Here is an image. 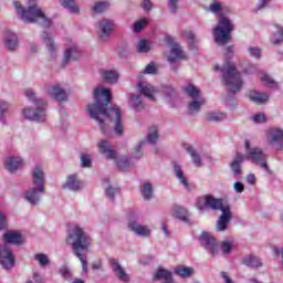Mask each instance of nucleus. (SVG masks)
Returning a JSON list of instances; mask_svg holds the SVG:
<instances>
[{
	"label": "nucleus",
	"mask_w": 283,
	"mask_h": 283,
	"mask_svg": "<svg viewBox=\"0 0 283 283\" xmlns=\"http://www.w3.org/2000/svg\"><path fill=\"white\" fill-rule=\"evenodd\" d=\"M95 103L87 106V112L96 120L102 134L109 136L114 129L117 136H123V111L118 106H113L105 111L112 103V92L109 88L96 87L94 91Z\"/></svg>",
	"instance_id": "1"
},
{
	"label": "nucleus",
	"mask_w": 283,
	"mask_h": 283,
	"mask_svg": "<svg viewBox=\"0 0 283 283\" xmlns=\"http://www.w3.org/2000/svg\"><path fill=\"white\" fill-rule=\"evenodd\" d=\"M197 209L200 211H207V209H212V211H221V214L217 221V231H227L229 222L233 220L231 206L222 203V199H218L211 195L200 197L197 200Z\"/></svg>",
	"instance_id": "2"
},
{
	"label": "nucleus",
	"mask_w": 283,
	"mask_h": 283,
	"mask_svg": "<svg viewBox=\"0 0 283 283\" xmlns=\"http://www.w3.org/2000/svg\"><path fill=\"white\" fill-rule=\"evenodd\" d=\"M66 242L73 247V251L82 264L83 273H87V256L83 255L81 251H87L92 247V238L85 233V230L81 226H73L69 232Z\"/></svg>",
	"instance_id": "3"
},
{
	"label": "nucleus",
	"mask_w": 283,
	"mask_h": 283,
	"mask_svg": "<svg viewBox=\"0 0 283 283\" xmlns=\"http://www.w3.org/2000/svg\"><path fill=\"white\" fill-rule=\"evenodd\" d=\"M32 187L24 193L25 201L36 206L41 202V193H45V169L38 164L31 171Z\"/></svg>",
	"instance_id": "4"
},
{
	"label": "nucleus",
	"mask_w": 283,
	"mask_h": 283,
	"mask_svg": "<svg viewBox=\"0 0 283 283\" xmlns=\"http://www.w3.org/2000/svg\"><path fill=\"white\" fill-rule=\"evenodd\" d=\"M15 12L24 23H41L43 28H50L52 20L45 17L43 10L38 4H29L28 9H24L19 1H13Z\"/></svg>",
	"instance_id": "5"
},
{
	"label": "nucleus",
	"mask_w": 283,
	"mask_h": 283,
	"mask_svg": "<svg viewBox=\"0 0 283 283\" xmlns=\"http://www.w3.org/2000/svg\"><path fill=\"white\" fill-rule=\"evenodd\" d=\"M25 96L29 101H34L35 108L25 107L22 109V116L27 120H35L36 123H45L48 120V113L45 112V106L48 102L36 98V93L32 88L25 90Z\"/></svg>",
	"instance_id": "6"
},
{
	"label": "nucleus",
	"mask_w": 283,
	"mask_h": 283,
	"mask_svg": "<svg viewBox=\"0 0 283 283\" xmlns=\"http://www.w3.org/2000/svg\"><path fill=\"white\" fill-rule=\"evenodd\" d=\"M214 72H221L223 81L228 90L232 93L240 92L242 90V77L240 72L235 70V64L228 62L220 69V65H214Z\"/></svg>",
	"instance_id": "7"
},
{
	"label": "nucleus",
	"mask_w": 283,
	"mask_h": 283,
	"mask_svg": "<svg viewBox=\"0 0 283 283\" xmlns=\"http://www.w3.org/2000/svg\"><path fill=\"white\" fill-rule=\"evenodd\" d=\"M233 22L226 17L221 15L212 29V34L217 45H227L231 41V32H233Z\"/></svg>",
	"instance_id": "8"
},
{
	"label": "nucleus",
	"mask_w": 283,
	"mask_h": 283,
	"mask_svg": "<svg viewBox=\"0 0 283 283\" xmlns=\"http://www.w3.org/2000/svg\"><path fill=\"white\" fill-rule=\"evenodd\" d=\"M99 154H103L107 160H114L120 171H127L132 167V161L127 157H118L114 146L107 140H99L97 143Z\"/></svg>",
	"instance_id": "9"
},
{
	"label": "nucleus",
	"mask_w": 283,
	"mask_h": 283,
	"mask_svg": "<svg viewBox=\"0 0 283 283\" xmlns=\"http://www.w3.org/2000/svg\"><path fill=\"white\" fill-rule=\"evenodd\" d=\"M244 160H250L251 163H254V165H260V167L264 169V171H268V174L271 172L269 166L266 165V155L264 154V151L253 146V144H251V142L249 140L244 142Z\"/></svg>",
	"instance_id": "10"
},
{
	"label": "nucleus",
	"mask_w": 283,
	"mask_h": 283,
	"mask_svg": "<svg viewBox=\"0 0 283 283\" xmlns=\"http://www.w3.org/2000/svg\"><path fill=\"white\" fill-rule=\"evenodd\" d=\"M184 92L189 98H191L188 105L189 112H191V114H193L195 112H200V107H202V105L207 103L205 97H202V93L200 92V90H198V87H196L195 85L189 84L184 87Z\"/></svg>",
	"instance_id": "11"
},
{
	"label": "nucleus",
	"mask_w": 283,
	"mask_h": 283,
	"mask_svg": "<svg viewBox=\"0 0 283 283\" xmlns=\"http://www.w3.org/2000/svg\"><path fill=\"white\" fill-rule=\"evenodd\" d=\"M264 139L268 143V145L280 147V145H283V128L273 126L269 127L264 130Z\"/></svg>",
	"instance_id": "12"
},
{
	"label": "nucleus",
	"mask_w": 283,
	"mask_h": 283,
	"mask_svg": "<svg viewBox=\"0 0 283 283\" xmlns=\"http://www.w3.org/2000/svg\"><path fill=\"white\" fill-rule=\"evenodd\" d=\"M114 28L116 24L114 20L103 19L97 23V36L103 43H107L109 41V36H112V32H114Z\"/></svg>",
	"instance_id": "13"
},
{
	"label": "nucleus",
	"mask_w": 283,
	"mask_h": 283,
	"mask_svg": "<svg viewBox=\"0 0 283 283\" xmlns=\"http://www.w3.org/2000/svg\"><path fill=\"white\" fill-rule=\"evenodd\" d=\"M3 166L10 174H17L25 167V160L21 156L11 155L4 159Z\"/></svg>",
	"instance_id": "14"
},
{
	"label": "nucleus",
	"mask_w": 283,
	"mask_h": 283,
	"mask_svg": "<svg viewBox=\"0 0 283 283\" xmlns=\"http://www.w3.org/2000/svg\"><path fill=\"white\" fill-rule=\"evenodd\" d=\"M137 90L140 92V94H143V96L148 98V101H156L160 94V90L147 81H139L137 83Z\"/></svg>",
	"instance_id": "15"
},
{
	"label": "nucleus",
	"mask_w": 283,
	"mask_h": 283,
	"mask_svg": "<svg viewBox=\"0 0 283 283\" xmlns=\"http://www.w3.org/2000/svg\"><path fill=\"white\" fill-rule=\"evenodd\" d=\"M200 242L202 247L210 253V255H218V251H220V248H218V243L216 242V238L211 235L209 232H202L200 235Z\"/></svg>",
	"instance_id": "16"
},
{
	"label": "nucleus",
	"mask_w": 283,
	"mask_h": 283,
	"mask_svg": "<svg viewBox=\"0 0 283 283\" xmlns=\"http://www.w3.org/2000/svg\"><path fill=\"white\" fill-rule=\"evenodd\" d=\"M0 263L4 269L14 266V254L7 244L0 245Z\"/></svg>",
	"instance_id": "17"
},
{
	"label": "nucleus",
	"mask_w": 283,
	"mask_h": 283,
	"mask_svg": "<svg viewBox=\"0 0 283 283\" xmlns=\"http://www.w3.org/2000/svg\"><path fill=\"white\" fill-rule=\"evenodd\" d=\"M42 40L46 48V52L51 59H56L59 56V45L54 42V38L48 32L42 33Z\"/></svg>",
	"instance_id": "18"
},
{
	"label": "nucleus",
	"mask_w": 283,
	"mask_h": 283,
	"mask_svg": "<svg viewBox=\"0 0 283 283\" xmlns=\"http://www.w3.org/2000/svg\"><path fill=\"white\" fill-rule=\"evenodd\" d=\"M64 191H81L83 189V181L78 179L77 175H69L64 184H62Z\"/></svg>",
	"instance_id": "19"
},
{
	"label": "nucleus",
	"mask_w": 283,
	"mask_h": 283,
	"mask_svg": "<svg viewBox=\"0 0 283 283\" xmlns=\"http://www.w3.org/2000/svg\"><path fill=\"white\" fill-rule=\"evenodd\" d=\"M128 229L129 231H133V233L142 238H149V235H151V230L149 229V227L142 226L135 219H129Z\"/></svg>",
	"instance_id": "20"
},
{
	"label": "nucleus",
	"mask_w": 283,
	"mask_h": 283,
	"mask_svg": "<svg viewBox=\"0 0 283 283\" xmlns=\"http://www.w3.org/2000/svg\"><path fill=\"white\" fill-rule=\"evenodd\" d=\"M46 93L59 103H65L67 101V93L59 84L50 86Z\"/></svg>",
	"instance_id": "21"
},
{
	"label": "nucleus",
	"mask_w": 283,
	"mask_h": 283,
	"mask_svg": "<svg viewBox=\"0 0 283 283\" xmlns=\"http://www.w3.org/2000/svg\"><path fill=\"white\" fill-rule=\"evenodd\" d=\"M166 56L168 63H176V61H180V59H187L185 51H182V48H180L178 44H172Z\"/></svg>",
	"instance_id": "22"
},
{
	"label": "nucleus",
	"mask_w": 283,
	"mask_h": 283,
	"mask_svg": "<svg viewBox=\"0 0 283 283\" xmlns=\"http://www.w3.org/2000/svg\"><path fill=\"white\" fill-rule=\"evenodd\" d=\"M109 264L118 280L122 282H129V275H127V272H125V269L120 266V263H118V260L116 259H109Z\"/></svg>",
	"instance_id": "23"
},
{
	"label": "nucleus",
	"mask_w": 283,
	"mask_h": 283,
	"mask_svg": "<svg viewBox=\"0 0 283 283\" xmlns=\"http://www.w3.org/2000/svg\"><path fill=\"white\" fill-rule=\"evenodd\" d=\"M128 107L134 112H143L145 109L143 96L136 93L130 94L128 98Z\"/></svg>",
	"instance_id": "24"
},
{
	"label": "nucleus",
	"mask_w": 283,
	"mask_h": 283,
	"mask_svg": "<svg viewBox=\"0 0 283 283\" xmlns=\"http://www.w3.org/2000/svg\"><path fill=\"white\" fill-rule=\"evenodd\" d=\"M4 45L10 52H14L19 48V38L11 31L4 33Z\"/></svg>",
	"instance_id": "25"
},
{
	"label": "nucleus",
	"mask_w": 283,
	"mask_h": 283,
	"mask_svg": "<svg viewBox=\"0 0 283 283\" xmlns=\"http://www.w3.org/2000/svg\"><path fill=\"white\" fill-rule=\"evenodd\" d=\"M3 240L7 244H23V235L18 231H7L3 234Z\"/></svg>",
	"instance_id": "26"
},
{
	"label": "nucleus",
	"mask_w": 283,
	"mask_h": 283,
	"mask_svg": "<svg viewBox=\"0 0 283 283\" xmlns=\"http://www.w3.org/2000/svg\"><path fill=\"white\" fill-rule=\"evenodd\" d=\"M78 56H81V51H78V46L73 44L72 46L65 49L64 56H63V63H67L69 61H71V59L73 61H76V59H78Z\"/></svg>",
	"instance_id": "27"
},
{
	"label": "nucleus",
	"mask_w": 283,
	"mask_h": 283,
	"mask_svg": "<svg viewBox=\"0 0 283 283\" xmlns=\"http://www.w3.org/2000/svg\"><path fill=\"white\" fill-rule=\"evenodd\" d=\"M99 74L102 78L111 85H114V83H118V73L114 70H101Z\"/></svg>",
	"instance_id": "28"
},
{
	"label": "nucleus",
	"mask_w": 283,
	"mask_h": 283,
	"mask_svg": "<svg viewBox=\"0 0 283 283\" xmlns=\"http://www.w3.org/2000/svg\"><path fill=\"white\" fill-rule=\"evenodd\" d=\"M249 98L252 101V103H258V105H262L269 102V95L258 91H251L249 93Z\"/></svg>",
	"instance_id": "29"
},
{
	"label": "nucleus",
	"mask_w": 283,
	"mask_h": 283,
	"mask_svg": "<svg viewBox=\"0 0 283 283\" xmlns=\"http://www.w3.org/2000/svg\"><path fill=\"white\" fill-rule=\"evenodd\" d=\"M174 171L176 178L179 180L180 185L185 187V189H189V181L187 179V176L185 175V171H182V167L178 164L174 166Z\"/></svg>",
	"instance_id": "30"
},
{
	"label": "nucleus",
	"mask_w": 283,
	"mask_h": 283,
	"mask_svg": "<svg viewBox=\"0 0 283 283\" xmlns=\"http://www.w3.org/2000/svg\"><path fill=\"white\" fill-rule=\"evenodd\" d=\"M235 249V241L233 238H228L221 241L220 251L223 255H229Z\"/></svg>",
	"instance_id": "31"
},
{
	"label": "nucleus",
	"mask_w": 283,
	"mask_h": 283,
	"mask_svg": "<svg viewBox=\"0 0 283 283\" xmlns=\"http://www.w3.org/2000/svg\"><path fill=\"white\" fill-rule=\"evenodd\" d=\"M171 213L175 218H178V220H182L184 222H187L189 218V213L187 212V209L180 206H174L171 209Z\"/></svg>",
	"instance_id": "32"
},
{
	"label": "nucleus",
	"mask_w": 283,
	"mask_h": 283,
	"mask_svg": "<svg viewBox=\"0 0 283 283\" xmlns=\"http://www.w3.org/2000/svg\"><path fill=\"white\" fill-rule=\"evenodd\" d=\"M140 193L144 198V200H151L154 198V187L149 182H145L140 187Z\"/></svg>",
	"instance_id": "33"
},
{
	"label": "nucleus",
	"mask_w": 283,
	"mask_h": 283,
	"mask_svg": "<svg viewBox=\"0 0 283 283\" xmlns=\"http://www.w3.org/2000/svg\"><path fill=\"white\" fill-rule=\"evenodd\" d=\"M258 77L262 83L266 85V87H272L273 90L277 88V83L275 82V80L271 78L269 74L264 72H259Z\"/></svg>",
	"instance_id": "34"
},
{
	"label": "nucleus",
	"mask_w": 283,
	"mask_h": 283,
	"mask_svg": "<svg viewBox=\"0 0 283 283\" xmlns=\"http://www.w3.org/2000/svg\"><path fill=\"white\" fill-rule=\"evenodd\" d=\"M244 163V155L237 154L234 160L231 163V169L234 176H240L241 167L240 164Z\"/></svg>",
	"instance_id": "35"
},
{
	"label": "nucleus",
	"mask_w": 283,
	"mask_h": 283,
	"mask_svg": "<svg viewBox=\"0 0 283 283\" xmlns=\"http://www.w3.org/2000/svg\"><path fill=\"white\" fill-rule=\"evenodd\" d=\"M224 119H227V115L222 112H210L206 115V120L211 123H220V120Z\"/></svg>",
	"instance_id": "36"
},
{
	"label": "nucleus",
	"mask_w": 283,
	"mask_h": 283,
	"mask_svg": "<svg viewBox=\"0 0 283 283\" xmlns=\"http://www.w3.org/2000/svg\"><path fill=\"white\" fill-rule=\"evenodd\" d=\"M243 264L245 266H250L251 269H258L259 266H262V262L258 256L248 255L243 259Z\"/></svg>",
	"instance_id": "37"
},
{
	"label": "nucleus",
	"mask_w": 283,
	"mask_h": 283,
	"mask_svg": "<svg viewBox=\"0 0 283 283\" xmlns=\"http://www.w3.org/2000/svg\"><path fill=\"white\" fill-rule=\"evenodd\" d=\"M175 273L179 275V277H191V275H193V269L179 265L176 268Z\"/></svg>",
	"instance_id": "38"
},
{
	"label": "nucleus",
	"mask_w": 283,
	"mask_h": 283,
	"mask_svg": "<svg viewBox=\"0 0 283 283\" xmlns=\"http://www.w3.org/2000/svg\"><path fill=\"white\" fill-rule=\"evenodd\" d=\"M106 10H109V2L97 1L92 7V11L95 12V14H102V12H106Z\"/></svg>",
	"instance_id": "39"
},
{
	"label": "nucleus",
	"mask_w": 283,
	"mask_h": 283,
	"mask_svg": "<svg viewBox=\"0 0 283 283\" xmlns=\"http://www.w3.org/2000/svg\"><path fill=\"white\" fill-rule=\"evenodd\" d=\"M60 3L63 8H66L69 12H72L73 14H77L78 7L76 6V2H74V0H60Z\"/></svg>",
	"instance_id": "40"
},
{
	"label": "nucleus",
	"mask_w": 283,
	"mask_h": 283,
	"mask_svg": "<svg viewBox=\"0 0 283 283\" xmlns=\"http://www.w3.org/2000/svg\"><path fill=\"white\" fill-rule=\"evenodd\" d=\"M271 42L274 45H277L279 43H283V27H276L275 31L271 36Z\"/></svg>",
	"instance_id": "41"
},
{
	"label": "nucleus",
	"mask_w": 283,
	"mask_h": 283,
	"mask_svg": "<svg viewBox=\"0 0 283 283\" xmlns=\"http://www.w3.org/2000/svg\"><path fill=\"white\" fill-rule=\"evenodd\" d=\"M154 280H165V282H168L171 279V271L159 269L154 275Z\"/></svg>",
	"instance_id": "42"
},
{
	"label": "nucleus",
	"mask_w": 283,
	"mask_h": 283,
	"mask_svg": "<svg viewBox=\"0 0 283 283\" xmlns=\"http://www.w3.org/2000/svg\"><path fill=\"white\" fill-rule=\"evenodd\" d=\"M10 111V104L3 99H0V123L6 125V114Z\"/></svg>",
	"instance_id": "43"
},
{
	"label": "nucleus",
	"mask_w": 283,
	"mask_h": 283,
	"mask_svg": "<svg viewBox=\"0 0 283 283\" xmlns=\"http://www.w3.org/2000/svg\"><path fill=\"white\" fill-rule=\"evenodd\" d=\"M147 145V140H140L137 145L133 148L132 156L133 158H143V147Z\"/></svg>",
	"instance_id": "44"
},
{
	"label": "nucleus",
	"mask_w": 283,
	"mask_h": 283,
	"mask_svg": "<svg viewBox=\"0 0 283 283\" xmlns=\"http://www.w3.org/2000/svg\"><path fill=\"white\" fill-rule=\"evenodd\" d=\"M147 143H149L150 145H156V143H158V127L157 126H151L149 128Z\"/></svg>",
	"instance_id": "45"
},
{
	"label": "nucleus",
	"mask_w": 283,
	"mask_h": 283,
	"mask_svg": "<svg viewBox=\"0 0 283 283\" xmlns=\"http://www.w3.org/2000/svg\"><path fill=\"white\" fill-rule=\"evenodd\" d=\"M187 151L188 154H190L195 167H202V159H200V155H198L196 150H193V147L188 146Z\"/></svg>",
	"instance_id": "46"
},
{
	"label": "nucleus",
	"mask_w": 283,
	"mask_h": 283,
	"mask_svg": "<svg viewBox=\"0 0 283 283\" xmlns=\"http://www.w3.org/2000/svg\"><path fill=\"white\" fill-rule=\"evenodd\" d=\"M34 260L42 268L50 265V256H48L45 253H36L34 255Z\"/></svg>",
	"instance_id": "47"
},
{
	"label": "nucleus",
	"mask_w": 283,
	"mask_h": 283,
	"mask_svg": "<svg viewBox=\"0 0 283 283\" xmlns=\"http://www.w3.org/2000/svg\"><path fill=\"white\" fill-rule=\"evenodd\" d=\"M151 50V46L149 45V42L147 40H139L137 43V52L139 54H146V52H149Z\"/></svg>",
	"instance_id": "48"
},
{
	"label": "nucleus",
	"mask_w": 283,
	"mask_h": 283,
	"mask_svg": "<svg viewBox=\"0 0 283 283\" xmlns=\"http://www.w3.org/2000/svg\"><path fill=\"white\" fill-rule=\"evenodd\" d=\"M148 23H149V19L143 18V19L138 20L137 22H135V24L133 25V30L135 32H140L143 30V28L147 27Z\"/></svg>",
	"instance_id": "49"
},
{
	"label": "nucleus",
	"mask_w": 283,
	"mask_h": 283,
	"mask_svg": "<svg viewBox=\"0 0 283 283\" xmlns=\"http://www.w3.org/2000/svg\"><path fill=\"white\" fill-rule=\"evenodd\" d=\"M247 52L249 56H252V59H261L262 56V50H260L258 46H249Z\"/></svg>",
	"instance_id": "50"
},
{
	"label": "nucleus",
	"mask_w": 283,
	"mask_h": 283,
	"mask_svg": "<svg viewBox=\"0 0 283 283\" xmlns=\"http://www.w3.org/2000/svg\"><path fill=\"white\" fill-rule=\"evenodd\" d=\"M59 273L64 280H72V270H70V268L66 265H62Z\"/></svg>",
	"instance_id": "51"
},
{
	"label": "nucleus",
	"mask_w": 283,
	"mask_h": 283,
	"mask_svg": "<svg viewBox=\"0 0 283 283\" xmlns=\"http://www.w3.org/2000/svg\"><path fill=\"white\" fill-rule=\"evenodd\" d=\"M82 167H92V156L87 154H82L80 157Z\"/></svg>",
	"instance_id": "52"
},
{
	"label": "nucleus",
	"mask_w": 283,
	"mask_h": 283,
	"mask_svg": "<svg viewBox=\"0 0 283 283\" xmlns=\"http://www.w3.org/2000/svg\"><path fill=\"white\" fill-rule=\"evenodd\" d=\"M221 10H222V3L218 1H213L209 6V11L212 12V14H218V12H221Z\"/></svg>",
	"instance_id": "53"
},
{
	"label": "nucleus",
	"mask_w": 283,
	"mask_h": 283,
	"mask_svg": "<svg viewBox=\"0 0 283 283\" xmlns=\"http://www.w3.org/2000/svg\"><path fill=\"white\" fill-rule=\"evenodd\" d=\"M157 71L156 64L151 62L144 69L143 74H156Z\"/></svg>",
	"instance_id": "54"
},
{
	"label": "nucleus",
	"mask_w": 283,
	"mask_h": 283,
	"mask_svg": "<svg viewBox=\"0 0 283 283\" xmlns=\"http://www.w3.org/2000/svg\"><path fill=\"white\" fill-rule=\"evenodd\" d=\"M252 120L254 123H266V115H264L263 113H259L252 116Z\"/></svg>",
	"instance_id": "55"
},
{
	"label": "nucleus",
	"mask_w": 283,
	"mask_h": 283,
	"mask_svg": "<svg viewBox=\"0 0 283 283\" xmlns=\"http://www.w3.org/2000/svg\"><path fill=\"white\" fill-rule=\"evenodd\" d=\"M118 193V190L114 189L113 187H108L106 189V196L109 200H114V196Z\"/></svg>",
	"instance_id": "56"
},
{
	"label": "nucleus",
	"mask_w": 283,
	"mask_h": 283,
	"mask_svg": "<svg viewBox=\"0 0 283 283\" xmlns=\"http://www.w3.org/2000/svg\"><path fill=\"white\" fill-rule=\"evenodd\" d=\"M220 277L223 280V283H235L227 272H221Z\"/></svg>",
	"instance_id": "57"
},
{
	"label": "nucleus",
	"mask_w": 283,
	"mask_h": 283,
	"mask_svg": "<svg viewBox=\"0 0 283 283\" xmlns=\"http://www.w3.org/2000/svg\"><path fill=\"white\" fill-rule=\"evenodd\" d=\"M6 227H8V219L3 212H0V230L6 229Z\"/></svg>",
	"instance_id": "58"
},
{
	"label": "nucleus",
	"mask_w": 283,
	"mask_h": 283,
	"mask_svg": "<svg viewBox=\"0 0 283 283\" xmlns=\"http://www.w3.org/2000/svg\"><path fill=\"white\" fill-rule=\"evenodd\" d=\"M29 280H32L34 283H41L43 282V276L41 275V273L34 272L32 279Z\"/></svg>",
	"instance_id": "59"
},
{
	"label": "nucleus",
	"mask_w": 283,
	"mask_h": 283,
	"mask_svg": "<svg viewBox=\"0 0 283 283\" xmlns=\"http://www.w3.org/2000/svg\"><path fill=\"white\" fill-rule=\"evenodd\" d=\"M233 187L237 193H242V191H244V185L240 181H237Z\"/></svg>",
	"instance_id": "60"
},
{
	"label": "nucleus",
	"mask_w": 283,
	"mask_h": 283,
	"mask_svg": "<svg viewBox=\"0 0 283 283\" xmlns=\"http://www.w3.org/2000/svg\"><path fill=\"white\" fill-rule=\"evenodd\" d=\"M169 8L172 12L178 10V0H169Z\"/></svg>",
	"instance_id": "61"
},
{
	"label": "nucleus",
	"mask_w": 283,
	"mask_h": 283,
	"mask_svg": "<svg viewBox=\"0 0 283 283\" xmlns=\"http://www.w3.org/2000/svg\"><path fill=\"white\" fill-rule=\"evenodd\" d=\"M142 8H143V10H146L148 12L149 10H151V1L144 0L142 3Z\"/></svg>",
	"instance_id": "62"
},
{
	"label": "nucleus",
	"mask_w": 283,
	"mask_h": 283,
	"mask_svg": "<svg viewBox=\"0 0 283 283\" xmlns=\"http://www.w3.org/2000/svg\"><path fill=\"white\" fill-rule=\"evenodd\" d=\"M256 67L255 65H250L248 69H244L245 74H253L255 72Z\"/></svg>",
	"instance_id": "63"
},
{
	"label": "nucleus",
	"mask_w": 283,
	"mask_h": 283,
	"mask_svg": "<svg viewBox=\"0 0 283 283\" xmlns=\"http://www.w3.org/2000/svg\"><path fill=\"white\" fill-rule=\"evenodd\" d=\"M248 182L249 185H255V175H249Z\"/></svg>",
	"instance_id": "64"
}]
</instances>
